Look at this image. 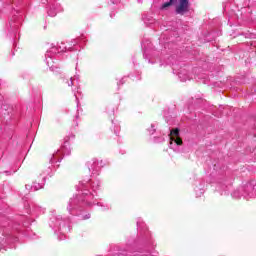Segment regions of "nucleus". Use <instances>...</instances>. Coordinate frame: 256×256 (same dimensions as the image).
<instances>
[{
	"instance_id": "obj_1",
	"label": "nucleus",
	"mask_w": 256,
	"mask_h": 256,
	"mask_svg": "<svg viewBox=\"0 0 256 256\" xmlns=\"http://www.w3.org/2000/svg\"><path fill=\"white\" fill-rule=\"evenodd\" d=\"M173 6L175 8L176 15H185L189 13V0H170L169 2H165L161 9H167L168 7Z\"/></svg>"
},
{
	"instance_id": "obj_3",
	"label": "nucleus",
	"mask_w": 256,
	"mask_h": 256,
	"mask_svg": "<svg viewBox=\"0 0 256 256\" xmlns=\"http://www.w3.org/2000/svg\"><path fill=\"white\" fill-rule=\"evenodd\" d=\"M171 141H174V143H176V145H183V139H181V137H170Z\"/></svg>"
},
{
	"instance_id": "obj_2",
	"label": "nucleus",
	"mask_w": 256,
	"mask_h": 256,
	"mask_svg": "<svg viewBox=\"0 0 256 256\" xmlns=\"http://www.w3.org/2000/svg\"><path fill=\"white\" fill-rule=\"evenodd\" d=\"M180 130L179 128H174L170 131V137H173L174 139L179 137Z\"/></svg>"
}]
</instances>
